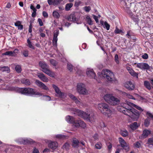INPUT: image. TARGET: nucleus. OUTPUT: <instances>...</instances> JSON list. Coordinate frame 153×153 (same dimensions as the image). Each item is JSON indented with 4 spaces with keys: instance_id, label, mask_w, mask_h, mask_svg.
Returning a JSON list of instances; mask_svg holds the SVG:
<instances>
[{
    "instance_id": "nucleus-1",
    "label": "nucleus",
    "mask_w": 153,
    "mask_h": 153,
    "mask_svg": "<svg viewBox=\"0 0 153 153\" xmlns=\"http://www.w3.org/2000/svg\"><path fill=\"white\" fill-rule=\"evenodd\" d=\"M132 106H134L141 111H143L140 107L127 100L125 102L122 103L121 106L118 107L117 109L120 111L130 117L134 121H137L139 117L140 114L138 111Z\"/></svg>"
},
{
    "instance_id": "nucleus-2",
    "label": "nucleus",
    "mask_w": 153,
    "mask_h": 153,
    "mask_svg": "<svg viewBox=\"0 0 153 153\" xmlns=\"http://www.w3.org/2000/svg\"><path fill=\"white\" fill-rule=\"evenodd\" d=\"M8 89L11 91H15L19 93L26 95H35L39 97L42 95V93L35 91L33 89L30 88H19L10 86L8 87Z\"/></svg>"
},
{
    "instance_id": "nucleus-3",
    "label": "nucleus",
    "mask_w": 153,
    "mask_h": 153,
    "mask_svg": "<svg viewBox=\"0 0 153 153\" xmlns=\"http://www.w3.org/2000/svg\"><path fill=\"white\" fill-rule=\"evenodd\" d=\"M101 74V73H98L97 74L99 75ZM101 74L108 82L116 83L117 82V80L115 77L114 73L109 70L103 69L102 71Z\"/></svg>"
},
{
    "instance_id": "nucleus-4",
    "label": "nucleus",
    "mask_w": 153,
    "mask_h": 153,
    "mask_svg": "<svg viewBox=\"0 0 153 153\" xmlns=\"http://www.w3.org/2000/svg\"><path fill=\"white\" fill-rule=\"evenodd\" d=\"M70 110L72 111V113L74 114L78 115L84 120L91 122L92 123L94 119L93 114L90 116L89 114H88L86 112L76 108H71L70 109Z\"/></svg>"
},
{
    "instance_id": "nucleus-5",
    "label": "nucleus",
    "mask_w": 153,
    "mask_h": 153,
    "mask_svg": "<svg viewBox=\"0 0 153 153\" xmlns=\"http://www.w3.org/2000/svg\"><path fill=\"white\" fill-rule=\"evenodd\" d=\"M98 108L103 114L108 117H110L112 114V111L108 105L105 103H99L98 105Z\"/></svg>"
},
{
    "instance_id": "nucleus-6",
    "label": "nucleus",
    "mask_w": 153,
    "mask_h": 153,
    "mask_svg": "<svg viewBox=\"0 0 153 153\" xmlns=\"http://www.w3.org/2000/svg\"><path fill=\"white\" fill-rule=\"evenodd\" d=\"M104 100L107 103L111 105H116L119 104V99L114 96L112 94H106L103 96Z\"/></svg>"
},
{
    "instance_id": "nucleus-7",
    "label": "nucleus",
    "mask_w": 153,
    "mask_h": 153,
    "mask_svg": "<svg viewBox=\"0 0 153 153\" xmlns=\"http://www.w3.org/2000/svg\"><path fill=\"white\" fill-rule=\"evenodd\" d=\"M39 65L42 68L41 70L44 73L52 77H54L55 76L54 72L49 69L48 66L45 62L40 61L39 63Z\"/></svg>"
},
{
    "instance_id": "nucleus-8",
    "label": "nucleus",
    "mask_w": 153,
    "mask_h": 153,
    "mask_svg": "<svg viewBox=\"0 0 153 153\" xmlns=\"http://www.w3.org/2000/svg\"><path fill=\"white\" fill-rule=\"evenodd\" d=\"M77 91L80 94L85 95L88 93L85 85L82 83H79L77 84Z\"/></svg>"
},
{
    "instance_id": "nucleus-9",
    "label": "nucleus",
    "mask_w": 153,
    "mask_h": 153,
    "mask_svg": "<svg viewBox=\"0 0 153 153\" xmlns=\"http://www.w3.org/2000/svg\"><path fill=\"white\" fill-rule=\"evenodd\" d=\"M52 86L56 93V97L63 99L65 98L67 96L66 94L61 92L59 88L57 86L53 84Z\"/></svg>"
},
{
    "instance_id": "nucleus-10",
    "label": "nucleus",
    "mask_w": 153,
    "mask_h": 153,
    "mask_svg": "<svg viewBox=\"0 0 153 153\" xmlns=\"http://www.w3.org/2000/svg\"><path fill=\"white\" fill-rule=\"evenodd\" d=\"M118 140L121 147L126 151H128L129 150V147L125 140L122 137L119 138Z\"/></svg>"
},
{
    "instance_id": "nucleus-11",
    "label": "nucleus",
    "mask_w": 153,
    "mask_h": 153,
    "mask_svg": "<svg viewBox=\"0 0 153 153\" xmlns=\"http://www.w3.org/2000/svg\"><path fill=\"white\" fill-rule=\"evenodd\" d=\"M86 74L89 77L94 78L97 80L96 74L93 69L88 68L86 71Z\"/></svg>"
},
{
    "instance_id": "nucleus-12",
    "label": "nucleus",
    "mask_w": 153,
    "mask_h": 153,
    "mask_svg": "<svg viewBox=\"0 0 153 153\" xmlns=\"http://www.w3.org/2000/svg\"><path fill=\"white\" fill-rule=\"evenodd\" d=\"M59 34V30H55L54 32L53 37V46L56 47L58 40L57 36Z\"/></svg>"
},
{
    "instance_id": "nucleus-13",
    "label": "nucleus",
    "mask_w": 153,
    "mask_h": 153,
    "mask_svg": "<svg viewBox=\"0 0 153 153\" xmlns=\"http://www.w3.org/2000/svg\"><path fill=\"white\" fill-rule=\"evenodd\" d=\"M124 86L126 88L130 91L134 90L135 87L134 84L130 81L126 82L124 84Z\"/></svg>"
},
{
    "instance_id": "nucleus-14",
    "label": "nucleus",
    "mask_w": 153,
    "mask_h": 153,
    "mask_svg": "<svg viewBox=\"0 0 153 153\" xmlns=\"http://www.w3.org/2000/svg\"><path fill=\"white\" fill-rule=\"evenodd\" d=\"M67 20L70 21H73L76 22L77 24H81V22H78V19L76 18L74 14H72L67 17Z\"/></svg>"
},
{
    "instance_id": "nucleus-15",
    "label": "nucleus",
    "mask_w": 153,
    "mask_h": 153,
    "mask_svg": "<svg viewBox=\"0 0 153 153\" xmlns=\"http://www.w3.org/2000/svg\"><path fill=\"white\" fill-rule=\"evenodd\" d=\"M137 67L141 69H149V66L148 64L145 63H138L137 64Z\"/></svg>"
},
{
    "instance_id": "nucleus-16",
    "label": "nucleus",
    "mask_w": 153,
    "mask_h": 153,
    "mask_svg": "<svg viewBox=\"0 0 153 153\" xmlns=\"http://www.w3.org/2000/svg\"><path fill=\"white\" fill-rule=\"evenodd\" d=\"M74 126L76 128L80 126L83 128H84L86 127L85 123L81 120H76L75 123L74 124Z\"/></svg>"
},
{
    "instance_id": "nucleus-17",
    "label": "nucleus",
    "mask_w": 153,
    "mask_h": 153,
    "mask_svg": "<svg viewBox=\"0 0 153 153\" xmlns=\"http://www.w3.org/2000/svg\"><path fill=\"white\" fill-rule=\"evenodd\" d=\"M36 83L37 85L42 89L46 91L49 90L48 88L45 84L39 80H36Z\"/></svg>"
},
{
    "instance_id": "nucleus-18",
    "label": "nucleus",
    "mask_w": 153,
    "mask_h": 153,
    "mask_svg": "<svg viewBox=\"0 0 153 153\" xmlns=\"http://www.w3.org/2000/svg\"><path fill=\"white\" fill-rule=\"evenodd\" d=\"M65 120L68 123L73 124L74 126V124L76 121L74 117L69 115L65 117Z\"/></svg>"
},
{
    "instance_id": "nucleus-19",
    "label": "nucleus",
    "mask_w": 153,
    "mask_h": 153,
    "mask_svg": "<svg viewBox=\"0 0 153 153\" xmlns=\"http://www.w3.org/2000/svg\"><path fill=\"white\" fill-rule=\"evenodd\" d=\"M127 69L132 76L136 77L137 78H138V74L135 72L131 68L127 67Z\"/></svg>"
},
{
    "instance_id": "nucleus-20",
    "label": "nucleus",
    "mask_w": 153,
    "mask_h": 153,
    "mask_svg": "<svg viewBox=\"0 0 153 153\" xmlns=\"http://www.w3.org/2000/svg\"><path fill=\"white\" fill-rule=\"evenodd\" d=\"M38 77L43 82H47L48 81V79L42 73L38 74Z\"/></svg>"
},
{
    "instance_id": "nucleus-21",
    "label": "nucleus",
    "mask_w": 153,
    "mask_h": 153,
    "mask_svg": "<svg viewBox=\"0 0 153 153\" xmlns=\"http://www.w3.org/2000/svg\"><path fill=\"white\" fill-rule=\"evenodd\" d=\"M100 23L103 26L104 28L108 30L110 29V25L106 21L104 22L103 20H100Z\"/></svg>"
},
{
    "instance_id": "nucleus-22",
    "label": "nucleus",
    "mask_w": 153,
    "mask_h": 153,
    "mask_svg": "<svg viewBox=\"0 0 153 153\" xmlns=\"http://www.w3.org/2000/svg\"><path fill=\"white\" fill-rule=\"evenodd\" d=\"M48 146L52 149H56L58 146V144L56 142H51L48 144Z\"/></svg>"
},
{
    "instance_id": "nucleus-23",
    "label": "nucleus",
    "mask_w": 153,
    "mask_h": 153,
    "mask_svg": "<svg viewBox=\"0 0 153 153\" xmlns=\"http://www.w3.org/2000/svg\"><path fill=\"white\" fill-rule=\"evenodd\" d=\"M79 142L76 138H74L72 140V146L74 148H78L79 146Z\"/></svg>"
},
{
    "instance_id": "nucleus-24",
    "label": "nucleus",
    "mask_w": 153,
    "mask_h": 153,
    "mask_svg": "<svg viewBox=\"0 0 153 153\" xmlns=\"http://www.w3.org/2000/svg\"><path fill=\"white\" fill-rule=\"evenodd\" d=\"M139 126V125L136 122H134L131 124L130 125V128L133 130L136 129Z\"/></svg>"
},
{
    "instance_id": "nucleus-25",
    "label": "nucleus",
    "mask_w": 153,
    "mask_h": 153,
    "mask_svg": "<svg viewBox=\"0 0 153 153\" xmlns=\"http://www.w3.org/2000/svg\"><path fill=\"white\" fill-rule=\"evenodd\" d=\"M27 46L29 48L33 50H34L35 49V48L33 46V44L29 38L27 39Z\"/></svg>"
},
{
    "instance_id": "nucleus-26",
    "label": "nucleus",
    "mask_w": 153,
    "mask_h": 153,
    "mask_svg": "<svg viewBox=\"0 0 153 153\" xmlns=\"http://www.w3.org/2000/svg\"><path fill=\"white\" fill-rule=\"evenodd\" d=\"M69 96L70 98L73 100L77 104L80 103V101L78 100L77 98L72 94H70L69 95Z\"/></svg>"
},
{
    "instance_id": "nucleus-27",
    "label": "nucleus",
    "mask_w": 153,
    "mask_h": 153,
    "mask_svg": "<svg viewBox=\"0 0 153 153\" xmlns=\"http://www.w3.org/2000/svg\"><path fill=\"white\" fill-rule=\"evenodd\" d=\"M3 146L5 147V149L4 150V152L5 153H7L8 152V150L10 148H11V147L12 146H14V145H9L8 144H6L4 143L3 144Z\"/></svg>"
},
{
    "instance_id": "nucleus-28",
    "label": "nucleus",
    "mask_w": 153,
    "mask_h": 153,
    "mask_svg": "<svg viewBox=\"0 0 153 153\" xmlns=\"http://www.w3.org/2000/svg\"><path fill=\"white\" fill-rule=\"evenodd\" d=\"M146 145L150 148H153V138H150L148 139Z\"/></svg>"
},
{
    "instance_id": "nucleus-29",
    "label": "nucleus",
    "mask_w": 153,
    "mask_h": 153,
    "mask_svg": "<svg viewBox=\"0 0 153 153\" xmlns=\"http://www.w3.org/2000/svg\"><path fill=\"white\" fill-rule=\"evenodd\" d=\"M21 82L26 85H29L31 84V82L28 79H22Z\"/></svg>"
},
{
    "instance_id": "nucleus-30",
    "label": "nucleus",
    "mask_w": 153,
    "mask_h": 153,
    "mask_svg": "<svg viewBox=\"0 0 153 153\" xmlns=\"http://www.w3.org/2000/svg\"><path fill=\"white\" fill-rule=\"evenodd\" d=\"M144 85L145 87L149 90L151 89V87L150 83L148 81L146 80L144 82Z\"/></svg>"
},
{
    "instance_id": "nucleus-31",
    "label": "nucleus",
    "mask_w": 153,
    "mask_h": 153,
    "mask_svg": "<svg viewBox=\"0 0 153 153\" xmlns=\"http://www.w3.org/2000/svg\"><path fill=\"white\" fill-rule=\"evenodd\" d=\"M85 20L89 25H92L93 24V21H92L89 15H87L86 16Z\"/></svg>"
},
{
    "instance_id": "nucleus-32",
    "label": "nucleus",
    "mask_w": 153,
    "mask_h": 153,
    "mask_svg": "<svg viewBox=\"0 0 153 153\" xmlns=\"http://www.w3.org/2000/svg\"><path fill=\"white\" fill-rule=\"evenodd\" d=\"M151 133V131L148 130H145L143 131L142 135L144 138L146 137Z\"/></svg>"
},
{
    "instance_id": "nucleus-33",
    "label": "nucleus",
    "mask_w": 153,
    "mask_h": 153,
    "mask_svg": "<svg viewBox=\"0 0 153 153\" xmlns=\"http://www.w3.org/2000/svg\"><path fill=\"white\" fill-rule=\"evenodd\" d=\"M0 70L3 72H6L7 73H9L10 71L9 68L7 66H3L0 68Z\"/></svg>"
},
{
    "instance_id": "nucleus-34",
    "label": "nucleus",
    "mask_w": 153,
    "mask_h": 153,
    "mask_svg": "<svg viewBox=\"0 0 153 153\" xmlns=\"http://www.w3.org/2000/svg\"><path fill=\"white\" fill-rule=\"evenodd\" d=\"M53 16L54 18L56 19H59L60 16L59 14L56 10H55L53 12Z\"/></svg>"
},
{
    "instance_id": "nucleus-35",
    "label": "nucleus",
    "mask_w": 153,
    "mask_h": 153,
    "mask_svg": "<svg viewBox=\"0 0 153 153\" xmlns=\"http://www.w3.org/2000/svg\"><path fill=\"white\" fill-rule=\"evenodd\" d=\"M120 133L124 137H126L128 135V132L125 129L121 130Z\"/></svg>"
},
{
    "instance_id": "nucleus-36",
    "label": "nucleus",
    "mask_w": 153,
    "mask_h": 153,
    "mask_svg": "<svg viewBox=\"0 0 153 153\" xmlns=\"http://www.w3.org/2000/svg\"><path fill=\"white\" fill-rule=\"evenodd\" d=\"M33 142V140L31 139L28 138H24V140H23V144H25L27 143H30Z\"/></svg>"
},
{
    "instance_id": "nucleus-37",
    "label": "nucleus",
    "mask_w": 153,
    "mask_h": 153,
    "mask_svg": "<svg viewBox=\"0 0 153 153\" xmlns=\"http://www.w3.org/2000/svg\"><path fill=\"white\" fill-rule=\"evenodd\" d=\"M73 4L72 3H68L65 5V9L66 11L69 10L70 8L73 6Z\"/></svg>"
},
{
    "instance_id": "nucleus-38",
    "label": "nucleus",
    "mask_w": 153,
    "mask_h": 153,
    "mask_svg": "<svg viewBox=\"0 0 153 153\" xmlns=\"http://www.w3.org/2000/svg\"><path fill=\"white\" fill-rule=\"evenodd\" d=\"M102 147V145L100 142H97L95 145V148L97 149H100Z\"/></svg>"
},
{
    "instance_id": "nucleus-39",
    "label": "nucleus",
    "mask_w": 153,
    "mask_h": 153,
    "mask_svg": "<svg viewBox=\"0 0 153 153\" xmlns=\"http://www.w3.org/2000/svg\"><path fill=\"white\" fill-rule=\"evenodd\" d=\"M122 93L123 95L126 96V97L129 99L135 100L134 98L132 95L130 94H128L125 92H122Z\"/></svg>"
},
{
    "instance_id": "nucleus-40",
    "label": "nucleus",
    "mask_w": 153,
    "mask_h": 153,
    "mask_svg": "<svg viewBox=\"0 0 153 153\" xmlns=\"http://www.w3.org/2000/svg\"><path fill=\"white\" fill-rule=\"evenodd\" d=\"M13 52L11 51H9L6 52L5 53H2V55L3 56L7 55L8 56H13Z\"/></svg>"
},
{
    "instance_id": "nucleus-41",
    "label": "nucleus",
    "mask_w": 153,
    "mask_h": 153,
    "mask_svg": "<svg viewBox=\"0 0 153 153\" xmlns=\"http://www.w3.org/2000/svg\"><path fill=\"white\" fill-rule=\"evenodd\" d=\"M41 99L45 101H50L51 98L49 96L43 95L41 97Z\"/></svg>"
},
{
    "instance_id": "nucleus-42",
    "label": "nucleus",
    "mask_w": 153,
    "mask_h": 153,
    "mask_svg": "<svg viewBox=\"0 0 153 153\" xmlns=\"http://www.w3.org/2000/svg\"><path fill=\"white\" fill-rule=\"evenodd\" d=\"M146 115L147 117V118H150L153 120V114L149 111H147Z\"/></svg>"
},
{
    "instance_id": "nucleus-43",
    "label": "nucleus",
    "mask_w": 153,
    "mask_h": 153,
    "mask_svg": "<svg viewBox=\"0 0 153 153\" xmlns=\"http://www.w3.org/2000/svg\"><path fill=\"white\" fill-rule=\"evenodd\" d=\"M15 69L16 72L18 73H20L22 71L21 67V66L19 65H16Z\"/></svg>"
},
{
    "instance_id": "nucleus-44",
    "label": "nucleus",
    "mask_w": 153,
    "mask_h": 153,
    "mask_svg": "<svg viewBox=\"0 0 153 153\" xmlns=\"http://www.w3.org/2000/svg\"><path fill=\"white\" fill-rule=\"evenodd\" d=\"M150 123V120L149 118H147L144 121V124L145 126H148Z\"/></svg>"
},
{
    "instance_id": "nucleus-45",
    "label": "nucleus",
    "mask_w": 153,
    "mask_h": 153,
    "mask_svg": "<svg viewBox=\"0 0 153 153\" xmlns=\"http://www.w3.org/2000/svg\"><path fill=\"white\" fill-rule=\"evenodd\" d=\"M67 68L68 70L70 71H72L73 69V66L70 63H68Z\"/></svg>"
},
{
    "instance_id": "nucleus-46",
    "label": "nucleus",
    "mask_w": 153,
    "mask_h": 153,
    "mask_svg": "<svg viewBox=\"0 0 153 153\" xmlns=\"http://www.w3.org/2000/svg\"><path fill=\"white\" fill-rule=\"evenodd\" d=\"M134 146L137 148H139L141 146V143L138 142H137L134 143Z\"/></svg>"
},
{
    "instance_id": "nucleus-47",
    "label": "nucleus",
    "mask_w": 153,
    "mask_h": 153,
    "mask_svg": "<svg viewBox=\"0 0 153 153\" xmlns=\"http://www.w3.org/2000/svg\"><path fill=\"white\" fill-rule=\"evenodd\" d=\"M23 140H24V138H19L16 140V141L18 143H20L21 144H23Z\"/></svg>"
},
{
    "instance_id": "nucleus-48",
    "label": "nucleus",
    "mask_w": 153,
    "mask_h": 153,
    "mask_svg": "<svg viewBox=\"0 0 153 153\" xmlns=\"http://www.w3.org/2000/svg\"><path fill=\"white\" fill-rule=\"evenodd\" d=\"M69 147L70 144L68 143H66L63 146V149H69Z\"/></svg>"
},
{
    "instance_id": "nucleus-49",
    "label": "nucleus",
    "mask_w": 153,
    "mask_h": 153,
    "mask_svg": "<svg viewBox=\"0 0 153 153\" xmlns=\"http://www.w3.org/2000/svg\"><path fill=\"white\" fill-rule=\"evenodd\" d=\"M65 137V136L63 134H59L56 135V138L61 139L64 138Z\"/></svg>"
},
{
    "instance_id": "nucleus-50",
    "label": "nucleus",
    "mask_w": 153,
    "mask_h": 153,
    "mask_svg": "<svg viewBox=\"0 0 153 153\" xmlns=\"http://www.w3.org/2000/svg\"><path fill=\"white\" fill-rule=\"evenodd\" d=\"M82 2L81 1L79 0L76 1L74 4V6L75 7H78L81 4Z\"/></svg>"
},
{
    "instance_id": "nucleus-51",
    "label": "nucleus",
    "mask_w": 153,
    "mask_h": 153,
    "mask_svg": "<svg viewBox=\"0 0 153 153\" xmlns=\"http://www.w3.org/2000/svg\"><path fill=\"white\" fill-rule=\"evenodd\" d=\"M22 54L25 57H27L28 56V51L27 50H26L23 51L22 52Z\"/></svg>"
},
{
    "instance_id": "nucleus-52",
    "label": "nucleus",
    "mask_w": 153,
    "mask_h": 153,
    "mask_svg": "<svg viewBox=\"0 0 153 153\" xmlns=\"http://www.w3.org/2000/svg\"><path fill=\"white\" fill-rule=\"evenodd\" d=\"M114 60L117 64H119L120 62L119 60L118 56V55L117 54H115V55Z\"/></svg>"
},
{
    "instance_id": "nucleus-53",
    "label": "nucleus",
    "mask_w": 153,
    "mask_h": 153,
    "mask_svg": "<svg viewBox=\"0 0 153 153\" xmlns=\"http://www.w3.org/2000/svg\"><path fill=\"white\" fill-rule=\"evenodd\" d=\"M61 2L60 0H53V5L55 6L59 4Z\"/></svg>"
},
{
    "instance_id": "nucleus-54",
    "label": "nucleus",
    "mask_w": 153,
    "mask_h": 153,
    "mask_svg": "<svg viewBox=\"0 0 153 153\" xmlns=\"http://www.w3.org/2000/svg\"><path fill=\"white\" fill-rule=\"evenodd\" d=\"M51 63L53 65L56 66L57 64V62L56 61L53 59H51L50 60Z\"/></svg>"
},
{
    "instance_id": "nucleus-55",
    "label": "nucleus",
    "mask_w": 153,
    "mask_h": 153,
    "mask_svg": "<svg viewBox=\"0 0 153 153\" xmlns=\"http://www.w3.org/2000/svg\"><path fill=\"white\" fill-rule=\"evenodd\" d=\"M121 32H122V31L119 29L117 27H116L114 30L115 33L116 34H119Z\"/></svg>"
},
{
    "instance_id": "nucleus-56",
    "label": "nucleus",
    "mask_w": 153,
    "mask_h": 153,
    "mask_svg": "<svg viewBox=\"0 0 153 153\" xmlns=\"http://www.w3.org/2000/svg\"><path fill=\"white\" fill-rule=\"evenodd\" d=\"M148 55L146 53H144L142 56V58L145 59H148Z\"/></svg>"
},
{
    "instance_id": "nucleus-57",
    "label": "nucleus",
    "mask_w": 153,
    "mask_h": 153,
    "mask_svg": "<svg viewBox=\"0 0 153 153\" xmlns=\"http://www.w3.org/2000/svg\"><path fill=\"white\" fill-rule=\"evenodd\" d=\"M84 9L86 12H88L91 10V7L90 6H85L84 8Z\"/></svg>"
},
{
    "instance_id": "nucleus-58",
    "label": "nucleus",
    "mask_w": 153,
    "mask_h": 153,
    "mask_svg": "<svg viewBox=\"0 0 153 153\" xmlns=\"http://www.w3.org/2000/svg\"><path fill=\"white\" fill-rule=\"evenodd\" d=\"M93 137L94 139L95 140H98L99 139V137L98 135L96 134H95L94 136H93Z\"/></svg>"
},
{
    "instance_id": "nucleus-59",
    "label": "nucleus",
    "mask_w": 153,
    "mask_h": 153,
    "mask_svg": "<svg viewBox=\"0 0 153 153\" xmlns=\"http://www.w3.org/2000/svg\"><path fill=\"white\" fill-rule=\"evenodd\" d=\"M42 15L45 18H47L48 17V14L45 11H44L43 12Z\"/></svg>"
},
{
    "instance_id": "nucleus-60",
    "label": "nucleus",
    "mask_w": 153,
    "mask_h": 153,
    "mask_svg": "<svg viewBox=\"0 0 153 153\" xmlns=\"http://www.w3.org/2000/svg\"><path fill=\"white\" fill-rule=\"evenodd\" d=\"M93 18L94 19V20H95V21L96 22V23H98L99 22V21H98V19L97 16H96L95 15H93Z\"/></svg>"
},
{
    "instance_id": "nucleus-61",
    "label": "nucleus",
    "mask_w": 153,
    "mask_h": 153,
    "mask_svg": "<svg viewBox=\"0 0 153 153\" xmlns=\"http://www.w3.org/2000/svg\"><path fill=\"white\" fill-rule=\"evenodd\" d=\"M32 25L30 24L29 26V28L28 30L29 32L30 33H31L32 32Z\"/></svg>"
},
{
    "instance_id": "nucleus-62",
    "label": "nucleus",
    "mask_w": 153,
    "mask_h": 153,
    "mask_svg": "<svg viewBox=\"0 0 153 153\" xmlns=\"http://www.w3.org/2000/svg\"><path fill=\"white\" fill-rule=\"evenodd\" d=\"M38 21L39 22V23L40 26H42L43 25V23L40 19H38Z\"/></svg>"
},
{
    "instance_id": "nucleus-63",
    "label": "nucleus",
    "mask_w": 153,
    "mask_h": 153,
    "mask_svg": "<svg viewBox=\"0 0 153 153\" xmlns=\"http://www.w3.org/2000/svg\"><path fill=\"white\" fill-rule=\"evenodd\" d=\"M48 2L49 5H53V0H48Z\"/></svg>"
},
{
    "instance_id": "nucleus-64",
    "label": "nucleus",
    "mask_w": 153,
    "mask_h": 153,
    "mask_svg": "<svg viewBox=\"0 0 153 153\" xmlns=\"http://www.w3.org/2000/svg\"><path fill=\"white\" fill-rule=\"evenodd\" d=\"M32 153H39V152L37 149L35 148L34 149V150Z\"/></svg>"
}]
</instances>
